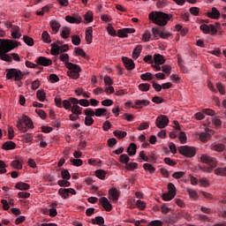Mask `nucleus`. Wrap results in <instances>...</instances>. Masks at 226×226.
<instances>
[{
	"label": "nucleus",
	"instance_id": "nucleus-34",
	"mask_svg": "<svg viewBox=\"0 0 226 226\" xmlns=\"http://www.w3.org/2000/svg\"><path fill=\"white\" fill-rule=\"evenodd\" d=\"M113 135L117 137V139H119L120 140L124 139L128 133L124 131L116 130L113 132Z\"/></svg>",
	"mask_w": 226,
	"mask_h": 226
},
{
	"label": "nucleus",
	"instance_id": "nucleus-62",
	"mask_svg": "<svg viewBox=\"0 0 226 226\" xmlns=\"http://www.w3.org/2000/svg\"><path fill=\"white\" fill-rule=\"evenodd\" d=\"M149 128V123L147 122H143L139 124V127H137L138 132H142L144 130H147Z\"/></svg>",
	"mask_w": 226,
	"mask_h": 226
},
{
	"label": "nucleus",
	"instance_id": "nucleus-2",
	"mask_svg": "<svg viewBox=\"0 0 226 226\" xmlns=\"http://www.w3.org/2000/svg\"><path fill=\"white\" fill-rule=\"evenodd\" d=\"M149 20H152L156 26H167L169 20L172 19V15H169L163 11H152L148 15Z\"/></svg>",
	"mask_w": 226,
	"mask_h": 226
},
{
	"label": "nucleus",
	"instance_id": "nucleus-46",
	"mask_svg": "<svg viewBox=\"0 0 226 226\" xmlns=\"http://www.w3.org/2000/svg\"><path fill=\"white\" fill-rule=\"evenodd\" d=\"M84 114L86 117H94L95 116L94 110L91 108L84 109Z\"/></svg>",
	"mask_w": 226,
	"mask_h": 226
},
{
	"label": "nucleus",
	"instance_id": "nucleus-20",
	"mask_svg": "<svg viewBox=\"0 0 226 226\" xmlns=\"http://www.w3.org/2000/svg\"><path fill=\"white\" fill-rule=\"evenodd\" d=\"M135 102H136V109H144V107H148V105L151 104V101L147 99L136 100Z\"/></svg>",
	"mask_w": 226,
	"mask_h": 226
},
{
	"label": "nucleus",
	"instance_id": "nucleus-43",
	"mask_svg": "<svg viewBox=\"0 0 226 226\" xmlns=\"http://www.w3.org/2000/svg\"><path fill=\"white\" fill-rule=\"evenodd\" d=\"M178 140L180 144H186V140H188V138L186 137V132H180L178 134Z\"/></svg>",
	"mask_w": 226,
	"mask_h": 226
},
{
	"label": "nucleus",
	"instance_id": "nucleus-60",
	"mask_svg": "<svg viewBox=\"0 0 226 226\" xmlns=\"http://www.w3.org/2000/svg\"><path fill=\"white\" fill-rule=\"evenodd\" d=\"M186 192L187 193H189V197L191 199H197V197H199V195L197 194V191L193 189L187 188Z\"/></svg>",
	"mask_w": 226,
	"mask_h": 226
},
{
	"label": "nucleus",
	"instance_id": "nucleus-22",
	"mask_svg": "<svg viewBox=\"0 0 226 226\" xmlns=\"http://www.w3.org/2000/svg\"><path fill=\"white\" fill-rule=\"evenodd\" d=\"M49 25L51 26V29L55 34H57L59 33V29H61V24H59V21L51 20L49 22Z\"/></svg>",
	"mask_w": 226,
	"mask_h": 226
},
{
	"label": "nucleus",
	"instance_id": "nucleus-14",
	"mask_svg": "<svg viewBox=\"0 0 226 226\" xmlns=\"http://www.w3.org/2000/svg\"><path fill=\"white\" fill-rule=\"evenodd\" d=\"M100 204L105 209V211L110 212L112 211V204L109 200L107 197H101L99 200Z\"/></svg>",
	"mask_w": 226,
	"mask_h": 226
},
{
	"label": "nucleus",
	"instance_id": "nucleus-31",
	"mask_svg": "<svg viewBox=\"0 0 226 226\" xmlns=\"http://www.w3.org/2000/svg\"><path fill=\"white\" fill-rule=\"evenodd\" d=\"M72 99H76L75 97H70L68 100H64L62 102V107H64V109L65 110H71L72 109Z\"/></svg>",
	"mask_w": 226,
	"mask_h": 226
},
{
	"label": "nucleus",
	"instance_id": "nucleus-50",
	"mask_svg": "<svg viewBox=\"0 0 226 226\" xmlns=\"http://www.w3.org/2000/svg\"><path fill=\"white\" fill-rule=\"evenodd\" d=\"M176 197V193L172 192H166L162 194V200H172Z\"/></svg>",
	"mask_w": 226,
	"mask_h": 226
},
{
	"label": "nucleus",
	"instance_id": "nucleus-12",
	"mask_svg": "<svg viewBox=\"0 0 226 226\" xmlns=\"http://www.w3.org/2000/svg\"><path fill=\"white\" fill-rule=\"evenodd\" d=\"M221 15L222 13L218 11V8L216 7H213L211 11H208L206 13V17H207V19H211L212 20H218Z\"/></svg>",
	"mask_w": 226,
	"mask_h": 226
},
{
	"label": "nucleus",
	"instance_id": "nucleus-59",
	"mask_svg": "<svg viewBox=\"0 0 226 226\" xmlns=\"http://www.w3.org/2000/svg\"><path fill=\"white\" fill-rule=\"evenodd\" d=\"M139 168V164L137 162H127L126 169L127 170H135V169Z\"/></svg>",
	"mask_w": 226,
	"mask_h": 226
},
{
	"label": "nucleus",
	"instance_id": "nucleus-24",
	"mask_svg": "<svg viewBox=\"0 0 226 226\" xmlns=\"http://www.w3.org/2000/svg\"><path fill=\"white\" fill-rule=\"evenodd\" d=\"M127 153L129 156H135L137 154V145L135 143H130L127 147Z\"/></svg>",
	"mask_w": 226,
	"mask_h": 226
},
{
	"label": "nucleus",
	"instance_id": "nucleus-48",
	"mask_svg": "<svg viewBox=\"0 0 226 226\" xmlns=\"http://www.w3.org/2000/svg\"><path fill=\"white\" fill-rule=\"evenodd\" d=\"M23 40H24V42L28 45V47H33V45H34V40H33V38L27 36V35H25L23 37Z\"/></svg>",
	"mask_w": 226,
	"mask_h": 226
},
{
	"label": "nucleus",
	"instance_id": "nucleus-49",
	"mask_svg": "<svg viewBox=\"0 0 226 226\" xmlns=\"http://www.w3.org/2000/svg\"><path fill=\"white\" fill-rule=\"evenodd\" d=\"M84 20H86L87 24H90V22H93V20H94L93 12L92 11H87L84 15Z\"/></svg>",
	"mask_w": 226,
	"mask_h": 226
},
{
	"label": "nucleus",
	"instance_id": "nucleus-25",
	"mask_svg": "<svg viewBox=\"0 0 226 226\" xmlns=\"http://www.w3.org/2000/svg\"><path fill=\"white\" fill-rule=\"evenodd\" d=\"M50 54L51 56H59V54H61V47H59L57 43H52Z\"/></svg>",
	"mask_w": 226,
	"mask_h": 226
},
{
	"label": "nucleus",
	"instance_id": "nucleus-5",
	"mask_svg": "<svg viewBox=\"0 0 226 226\" xmlns=\"http://www.w3.org/2000/svg\"><path fill=\"white\" fill-rule=\"evenodd\" d=\"M178 153L186 158H193L197 154V149L193 147L182 146L178 147Z\"/></svg>",
	"mask_w": 226,
	"mask_h": 226
},
{
	"label": "nucleus",
	"instance_id": "nucleus-40",
	"mask_svg": "<svg viewBox=\"0 0 226 226\" xmlns=\"http://www.w3.org/2000/svg\"><path fill=\"white\" fill-rule=\"evenodd\" d=\"M59 59H60V61H62V63H64L65 67H66V64H72V62H69L70 56L66 53L60 55Z\"/></svg>",
	"mask_w": 226,
	"mask_h": 226
},
{
	"label": "nucleus",
	"instance_id": "nucleus-26",
	"mask_svg": "<svg viewBox=\"0 0 226 226\" xmlns=\"http://www.w3.org/2000/svg\"><path fill=\"white\" fill-rule=\"evenodd\" d=\"M141 53H142V45L136 46L132 51V59H139V57H140Z\"/></svg>",
	"mask_w": 226,
	"mask_h": 226
},
{
	"label": "nucleus",
	"instance_id": "nucleus-58",
	"mask_svg": "<svg viewBox=\"0 0 226 226\" xmlns=\"http://www.w3.org/2000/svg\"><path fill=\"white\" fill-rule=\"evenodd\" d=\"M141 80H153V74L151 72L143 73L140 75Z\"/></svg>",
	"mask_w": 226,
	"mask_h": 226
},
{
	"label": "nucleus",
	"instance_id": "nucleus-11",
	"mask_svg": "<svg viewBox=\"0 0 226 226\" xmlns=\"http://www.w3.org/2000/svg\"><path fill=\"white\" fill-rule=\"evenodd\" d=\"M119 197H121V192L117 188H110L108 191V199L112 200L113 202H117L119 200Z\"/></svg>",
	"mask_w": 226,
	"mask_h": 226
},
{
	"label": "nucleus",
	"instance_id": "nucleus-41",
	"mask_svg": "<svg viewBox=\"0 0 226 226\" xmlns=\"http://www.w3.org/2000/svg\"><path fill=\"white\" fill-rule=\"evenodd\" d=\"M119 162L124 165H128V162H130V156H128L126 154H123L120 155Z\"/></svg>",
	"mask_w": 226,
	"mask_h": 226
},
{
	"label": "nucleus",
	"instance_id": "nucleus-64",
	"mask_svg": "<svg viewBox=\"0 0 226 226\" xmlns=\"http://www.w3.org/2000/svg\"><path fill=\"white\" fill-rule=\"evenodd\" d=\"M147 226H163V222L160 220H154L150 222Z\"/></svg>",
	"mask_w": 226,
	"mask_h": 226
},
{
	"label": "nucleus",
	"instance_id": "nucleus-4",
	"mask_svg": "<svg viewBox=\"0 0 226 226\" xmlns=\"http://www.w3.org/2000/svg\"><path fill=\"white\" fill-rule=\"evenodd\" d=\"M66 68L70 70L67 72V75L71 79H77L79 77H80V72H82V70L80 69L79 65L75 64H66Z\"/></svg>",
	"mask_w": 226,
	"mask_h": 226
},
{
	"label": "nucleus",
	"instance_id": "nucleus-8",
	"mask_svg": "<svg viewBox=\"0 0 226 226\" xmlns=\"http://www.w3.org/2000/svg\"><path fill=\"white\" fill-rule=\"evenodd\" d=\"M169 117L165 116V115H160L159 117H157L156 121H155V124L157 126V128H167V126H169Z\"/></svg>",
	"mask_w": 226,
	"mask_h": 226
},
{
	"label": "nucleus",
	"instance_id": "nucleus-33",
	"mask_svg": "<svg viewBox=\"0 0 226 226\" xmlns=\"http://www.w3.org/2000/svg\"><path fill=\"white\" fill-rule=\"evenodd\" d=\"M143 169L147 170V172H149V174H154V172H156V168L151 163H145Z\"/></svg>",
	"mask_w": 226,
	"mask_h": 226
},
{
	"label": "nucleus",
	"instance_id": "nucleus-16",
	"mask_svg": "<svg viewBox=\"0 0 226 226\" xmlns=\"http://www.w3.org/2000/svg\"><path fill=\"white\" fill-rule=\"evenodd\" d=\"M122 61L126 68V70H129L130 72L132 70H135V62L132 58H128L127 56H123Z\"/></svg>",
	"mask_w": 226,
	"mask_h": 226
},
{
	"label": "nucleus",
	"instance_id": "nucleus-29",
	"mask_svg": "<svg viewBox=\"0 0 226 226\" xmlns=\"http://www.w3.org/2000/svg\"><path fill=\"white\" fill-rule=\"evenodd\" d=\"M71 34H72V29L68 26H64L62 28L61 37L64 40H66V39L70 38Z\"/></svg>",
	"mask_w": 226,
	"mask_h": 226
},
{
	"label": "nucleus",
	"instance_id": "nucleus-47",
	"mask_svg": "<svg viewBox=\"0 0 226 226\" xmlns=\"http://www.w3.org/2000/svg\"><path fill=\"white\" fill-rule=\"evenodd\" d=\"M146 201L141 200H138L136 201V207H138V209H140V211H144V209H146Z\"/></svg>",
	"mask_w": 226,
	"mask_h": 226
},
{
	"label": "nucleus",
	"instance_id": "nucleus-45",
	"mask_svg": "<svg viewBox=\"0 0 226 226\" xmlns=\"http://www.w3.org/2000/svg\"><path fill=\"white\" fill-rule=\"evenodd\" d=\"M57 185H58V186H61L63 188H68V186H70L71 183H70V181L63 178V179H60L57 181Z\"/></svg>",
	"mask_w": 226,
	"mask_h": 226
},
{
	"label": "nucleus",
	"instance_id": "nucleus-17",
	"mask_svg": "<svg viewBox=\"0 0 226 226\" xmlns=\"http://www.w3.org/2000/svg\"><path fill=\"white\" fill-rule=\"evenodd\" d=\"M211 133H213V131L212 130L209 131V129L206 128L205 132H200L199 134L200 140L201 142H207V140L211 139Z\"/></svg>",
	"mask_w": 226,
	"mask_h": 226
},
{
	"label": "nucleus",
	"instance_id": "nucleus-23",
	"mask_svg": "<svg viewBox=\"0 0 226 226\" xmlns=\"http://www.w3.org/2000/svg\"><path fill=\"white\" fill-rule=\"evenodd\" d=\"M165 56L161 54H155L154 56V64H165Z\"/></svg>",
	"mask_w": 226,
	"mask_h": 226
},
{
	"label": "nucleus",
	"instance_id": "nucleus-54",
	"mask_svg": "<svg viewBox=\"0 0 226 226\" xmlns=\"http://www.w3.org/2000/svg\"><path fill=\"white\" fill-rule=\"evenodd\" d=\"M61 176L62 178L65 179L66 181H70V179L72 178V176L70 175V171H68V170H63L61 171Z\"/></svg>",
	"mask_w": 226,
	"mask_h": 226
},
{
	"label": "nucleus",
	"instance_id": "nucleus-15",
	"mask_svg": "<svg viewBox=\"0 0 226 226\" xmlns=\"http://www.w3.org/2000/svg\"><path fill=\"white\" fill-rule=\"evenodd\" d=\"M36 63L39 66H50L52 65V60L50 58H48L46 56H39L36 59Z\"/></svg>",
	"mask_w": 226,
	"mask_h": 226
},
{
	"label": "nucleus",
	"instance_id": "nucleus-53",
	"mask_svg": "<svg viewBox=\"0 0 226 226\" xmlns=\"http://www.w3.org/2000/svg\"><path fill=\"white\" fill-rule=\"evenodd\" d=\"M105 112H107V109H105V108L96 109L95 116H96V117H102V116H105Z\"/></svg>",
	"mask_w": 226,
	"mask_h": 226
},
{
	"label": "nucleus",
	"instance_id": "nucleus-32",
	"mask_svg": "<svg viewBox=\"0 0 226 226\" xmlns=\"http://www.w3.org/2000/svg\"><path fill=\"white\" fill-rule=\"evenodd\" d=\"M41 40L43 43H52V38L50 37V34L47 31H43L41 34Z\"/></svg>",
	"mask_w": 226,
	"mask_h": 226
},
{
	"label": "nucleus",
	"instance_id": "nucleus-9",
	"mask_svg": "<svg viewBox=\"0 0 226 226\" xmlns=\"http://www.w3.org/2000/svg\"><path fill=\"white\" fill-rule=\"evenodd\" d=\"M71 195H77V191L73 188H60L58 190V195L64 200L69 199Z\"/></svg>",
	"mask_w": 226,
	"mask_h": 226
},
{
	"label": "nucleus",
	"instance_id": "nucleus-3",
	"mask_svg": "<svg viewBox=\"0 0 226 226\" xmlns=\"http://www.w3.org/2000/svg\"><path fill=\"white\" fill-rule=\"evenodd\" d=\"M5 73L7 80L13 79L16 82H20L24 79V72L19 69H6Z\"/></svg>",
	"mask_w": 226,
	"mask_h": 226
},
{
	"label": "nucleus",
	"instance_id": "nucleus-39",
	"mask_svg": "<svg viewBox=\"0 0 226 226\" xmlns=\"http://www.w3.org/2000/svg\"><path fill=\"white\" fill-rule=\"evenodd\" d=\"M16 126L22 133H26V132H27V127L24 126V122H22V120H19Z\"/></svg>",
	"mask_w": 226,
	"mask_h": 226
},
{
	"label": "nucleus",
	"instance_id": "nucleus-28",
	"mask_svg": "<svg viewBox=\"0 0 226 226\" xmlns=\"http://www.w3.org/2000/svg\"><path fill=\"white\" fill-rule=\"evenodd\" d=\"M11 36L14 40H20L22 34H20V28L14 26L11 31Z\"/></svg>",
	"mask_w": 226,
	"mask_h": 226
},
{
	"label": "nucleus",
	"instance_id": "nucleus-6",
	"mask_svg": "<svg viewBox=\"0 0 226 226\" xmlns=\"http://www.w3.org/2000/svg\"><path fill=\"white\" fill-rule=\"evenodd\" d=\"M200 31L203 33V34H211V36L216 35V33H218V30L216 29V26L213 24H206L203 23L200 26Z\"/></svg>",
	"mask_w": 226,
	"mask_h": 226
},
{
	"label": "nucleus",
	"instance_id": "nucleus-44",
	"mask_svg": "<svg viewBox=\"0 0 226 226\" xmlns=\"http://www.w3.org/2000/svg\"><path fill=\"white\" fill-rule=\"evenodd\" d=\"M150 40H151V32H149V30H146L142 34V41H145V43H147L150 41Z\"/></svg>",
	"mask_w": 226,
	"mask_h": 226
},
{
	"label": "nucleus",
	"instance_id": "nucleus-19",
	"mask_svg": "<svg viewBox=\"0 0 226 226\" xmlns=\"http://www.w3.org/2000/svg\"><path fill=\"white\" fill-rule=\"evenodd\" d=\"M86 34V41L88 45H91L93 43V26H88L85 32Z\"/></svg>",
	"mask_w": 226,
	"mask_h": 226
},
{
	"label": "nucleus",
	"instance_id": "nucleus-13",
	"mask_svg": "<svg viewBox=\"0 0 226 226\" xmlns=\"http://www.w3.org/2000/svg\"><path fill=\"white\" fill-rule=\"evenodd\" d=\"M65 20L69 24H81L82 17L79 14H75L73 16L68 15L65 17Z\"/></svg>",
	"mask_w": 226,
	"mask_h": 226
},
{
	"label": "nucleus",
	"instance_id": "nucleus-52",
	"mask_svg": "<svg viewBox=\"0 0 226 226\" xmlns=\"http://www.w3.org/2000/svg\"><path fill=\"white\" fill-rule=\"evenodd\" d=\"M189 13L193 15V17H199V13H200V9L199 7H191L189 9Z\"/></svg>",
	"mask_w": 226,
	"mask_h": 226
},
{
	"label": "nucleus",
	"instance_id": "nucleus-63",
	"mask_svg": "<svg viewBox=\"0 0 226 226\" xmlns=\"http://www.w3.org/2000/svg\"><path fill=\"white\" fill-rule=\"evenodd\" d=\"M8 168V165H6L4 161L0 160V174H6V169Z\"/></svg>",
	"mask_w": 226,
	"mask_h": 226
},
{
	"label": "nucleus",
	"instance_id": "nucleus-57",
	"mask_svg": "<svg viewBox=\"0 0 226 226\" xmlns=\"http://www.w3.org/2000/svg\"><path fill=\"white\" fill-rule=\"evenodd\" d=\"M215 176H226V170L225 168H217L215 170Z\"/></svg>",
	"mask_w": 226,
	"mask_h": 226
},
{
	"label": "nucleus",
	"instance_id": "nucleus-1",
	"mask_svg": "<svg viewBox=\"0 0 226 226\" xmlns=\"http://www.w3.org/2000/svg\"><path fill=\"white\" fill-rule=\"evenodd\" d=\"M19 42L9 39H0V59L6 61V63H11V57L8 55V52H11L14 49L19 47Z\"/></svg>",
	"mask_w": 226,
	"mask_h": 226
},
{
	"label": "nucleus",
	"instance_id": "nucleus-30",
	"mask_svg": "<svg viewBox=\"0 0 226 226\" xmlns=\"http://www.w3.org/2000/svg\"><path fill=\"white\" fill-rule=\"evenodd\" d=\"M211 149L217 153H222V151H225V145L223 143L214 144L211 146Z\"/></svg>",
	"mask_w": 226,
	"mask_h": 226
},
{
	"label": "nucleus",
	"instance_id": "nucleus-42",
	"mask_svg": "<svg viewBox=\"0 0 226 226\" xmlns=\"http://www.w3.org/2000/svg\"><path fill=\"white\" fill-rule=\"evenodd\" d=\"M138 88L139 89V91L146 93L149 91V89H151V85L148 83H141L139 85Z\"/></svg>",
	"mask_w": 226,
	"mask_h": 226
},
{
	"label": "nucleus",
	"instance_id": "nucleus-35",
	"mask_svg": "<svg viewBox=\"0 0 226 226\" xmlns=\"http://www.w3.org/2000/svg\"><path fill=\"white\" fill-rule=\"evenodd\" d=\"M36 97L39 100V102H43L47 98V94H45V90L41 89L38 90L36 93Z\"/></svg>",
	"mask_w": 226,
	"mask_h": 226
},
{
	"label": "nucleus",
	"instance_id": "nucleus-37",
	"mask_svg": "<svg viewBox=\"0 0 226 226\" xmlns=\"http://www.w3.org/2000/svg\"><path fill=\"white\" fill-rule=\"evenodd\" d=\"M74 54L76 56H79L80 57H83L84 59L87 57V56L86 55V51H84V49H82L81 48H75Z\"/></svg>",
	"mask_w": 226,
	"mask_h": 226
},
{
	"label": "nucleus",
	"instance_id": "nucleus-38",
	"mask_svg": "<svg viewBox=\"0 0 226 226\" xmlns=\"http://www.w3.org/2000/svg\"><path fill=\"white\" fill-rule=\"evenodd\" d=\"M93 225H103L105 223V220L102 216H97L92 220Z\"/></svg>",
	"mask_w": 226,
	"mask_h": 226
},
{
	"label": "nucleus",
	"instance_id": "nucleus-10",
	"mask_svg": "<svg viewBox=\"0 0 226 226\" xmlns=\"http://www.w3.org/2000/svg\"><path fill=\"white\" fill-rule=\"evenodd\" d=\"M72 108L71 112L74 114V116H82V108L79 106V99H71Z\"/></svg>",
	"mask_w": 226,
	"mask_h": 226
},
{
	"label": "nucleus",
	"instance_id": "nucleus-21",
	"mask_svg": "<svg viewBox=\"0 0 226 226\" xmlns=\"http://www.w3.org/2000/svg\"><path fill=\"white\" fill-rule=\"evenodd\" d=\"M11 166L12 167V169H16L17 170H22L23 169L22 159L16 158L14 161L11 162Z\"/></svg>",
	"mask_w": 226,
	"mask_h": 226
},
{
	"label": "nucleus",
	"instance_id": "nucleus-36",
	"mask_svg": "<svg viewBox=\"0 0 226 226\" xmlns=\"http://www.w3.org/2000/svg\"><path fill=\"white\" fill-rule=\"evenodd\" d=\"M15 188L17 190H29V184L24 182H19L16 184Z\"/></svg>",
	"mask_w": 226,
	"mask_h": 226
},
{
	"label": "nucleus",
	"instance_id": "nucleus-55",
	"mask_svg": "<svg viewBox=\"0 0 226 226\" xmlns=\"http://www.w3.org/2000/svg\"><path fill=\"white\" fill-rule=\"evenodd\" d=\"M125 109H137L136 101L133 103V101L129 100L124 103Z\"/></svg>",
	"mask_w": 226,
	"mask_h": 226
},
{
	"label": "nucleus",
	"instance_id": "nucleus-61",
	"mask_svg": "<svg viewBox=\"0 0 226 226\" xmlns=\"http://www.w3.org/2000/svg\"><path fill=\"white\" fill-rule=\"evenodd\" d=\"M216 88L217 91H219L220 94H225V87H223V84H222V82L216 83Z\"/></svg>",
	"mask_w": 226,
	"mask_h": 226
},
{
	"label": "nucleus",
	"instance_id": "nucleus-18",
	"mask_svg": "<svg viewBox=\"0 0 226 226\" xmlns=\"http://www.w3.org/2000/svg\"><path fill=\"white\" fill-rule=\"evenodd\" d=\"M21 121L25 124L26 129L29 128L30 130H33L34 128V124L28 116L23 115Z\"/></svg>",
	"mask_w": 226,
	"mask_h": 226
},
{
	"label": "nucleus",
	"instance_id": "nucleus-56",
	"mask_svg": "<svg viewBox=\"0 0 226 226\" xmlns=\"http://www.w3.org/2000/svg\"><path fill=\"white\" fill-rule=\"evenodd\" d=\"M80 36L79 35H72V43H73L76 47H79L80 45Z\"/></svg>",
	"mask_w": 226,
	"mask_h": 226
},
{
	"label": "nucleus",
	"instance_id": "nucleus-27",
	"mask_svg": "<svg viewBox=\"0 0 226 226\" xmlns=\"http://www.w3.org/2000/svg\"><path fill=\"white\" fill-rule=\"evenodd\" d=\"M2 147L4 151H10L11 149H15V147H17V144L13 141H6L3 144Z\"/></svg>",
	"mask_w": 226,
	"mask_h": 226
},
{
	"label": "nucleus",
	"instance_id": "nucleus-51",
	"mask_svg": "<svg viewBox=\"0 0 226 226\" xmlns=\"http://www.w3.org/2000/svg\"><path fill=\"white\" fill-rule=\"evenodd\" d=\"M106 174L107 173L103 170H97L95 171V176H96V177H98V179H102V180L105 179Z\"/></svg>",
	"mask_w": 226,
	"mask_h": 226
},
{
	"label": "nucleus",
	"instance_id": "nucleus-7",
	"mask_svg": "<svg viewBox=\"0 0 226 226\" xmlns=\"http://www.w3.org/2000/svg\"><path fill=\"white\" fill-rule=\"evenodd\" d=\"M200 162L201 163H206L207 165H209L210 167H212V169H215L217 164V161L215 157H211L206 154H203L200 156Z\"/></svg>",
	"mask_w": 226,
	"mask_h": 226
}]
</instances>
